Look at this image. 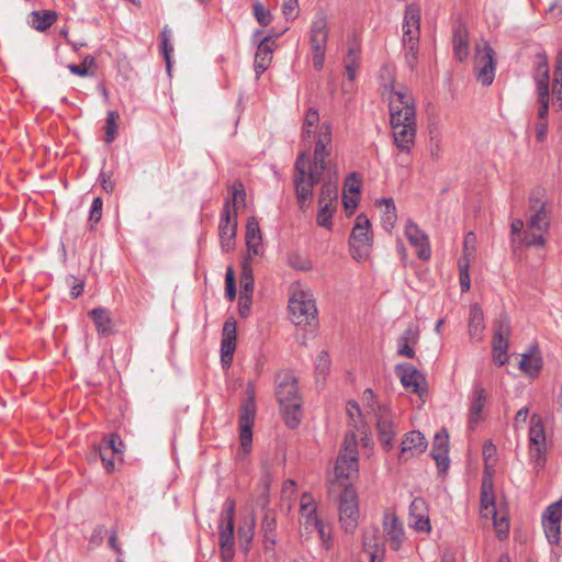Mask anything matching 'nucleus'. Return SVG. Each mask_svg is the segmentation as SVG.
Instances as JSON below:
<instances>
[{
	"label": "nucleus",
	"mask_w": 562,
	"mask_h": 562,
	"mask_svg": "<svg viewBox=\"0 0 562 562\" xmlns=\"http://www.w3.org/2000/svg\"><path fill=\"white\" fill-rule=\"evenodd\" d=\"M246 245L249 254L258 256L263 252L261 232L259 223L255 217H250L247 221Z\"/></svg>",
	"instance_id": "393cba45"
},
{
	"label": "nucleus",
	"mask_w": 562,
	"mask_h": 562,
	"mask_svg": "<svg viewBox=\"0 0 562 562\" xmlns=\"http://www.w3.org/2000/svg\"><path fill=\"white\" fill-rule=\"evenodd\" d=\"M237 231V210L231 205V201H225L218 225L221 247L223 251H231L235 247V237Z\"/></svg>",
	"instance_id": "6e6552de"
},
{
	"label": "nucleus",
	"mask_w": 562,
	"mask_h": 562,
	"mask_svg": "<svg viewBox=\"0 0 562 562\" xmlns=\"http://www.w3.org/2000/svg\"><path fill=\"white\" fill-rule=\"evenodd\" d=\"M546 537L550 543H557L560 539V522L542 520Z\"/></svg>",
	"instance_id": "e2e57ef3"
},
{
	"label": "nucleus",
	"mask_w": 562,
	"mask_h": 562,
	"mask_svg": "<svg viewBox=\"0 0 562 562\" xmlns=\"http://www.w3.org/2000/svg\"><path fill=\"white\" fill-rule=\"evenodd\" d=\"M97 330L102 336H110L113 333L112 318L109 310L104 307H95L89 312Z\"/></svg>",
	"instance_id": "c756f323"
},
{
	"label": "nucleus",
	"mask_w": 562,
	"mask_h": 562,
	"mask_svg": "<svg viewBox=\"0 0 562 562\" xmlns=\"http://www.w3.org/2000/svg\"><path fill=\"white\" fill-rule=\"evenodd\" d=\"M496 453V447L491 440L486 441L483 446V458H484V476L492 477L494 456Z\"/></svg>",
	"instance_id": "3c124183"
},
{
	"label": "nucleus",
	"mask_w": 562,
	"mask_h": 562,
	"mask_svg": "<svg viewBox=\"0 0 562 562\" xmlns=\"http://www.w3.org/2000/svg\"><path fill=\"white\" fill-rule=\"evenodd\" d=\"M339 521L346 532H353L358 527L359 506L356 490L347 485L339 496Z\"/></svg>",
	"instance_id": "423d86ee"
},
{
	"label": "nucleus",
	"mask_w": 562,
	"mask_h": 562,
	"mask_svg": "<svg viewBox=\"0 0 562 562\" xmlns=\"http://www.w3.org/2000/svg\"><path fill=\"white\" fill-rule=\"evenodd\" d=\"M119 114L115 111H109L106 115V132H105V142L108 144L112 143L115 138L117 132L116 120Z\"/></svg>",
	"instance_id": "052dcab7"
},
{
	"label": "nucleus",
	"mask_w": 562,
	"mask_h": 562,
	"mask_svg": "<svg viewBox=\"0 0 562 562\" xmlns=\"http://www.w3.org/2000/svg\"><path fill=\"white\" fill-rule=\"evenodd\" d=\"M528 226L542 234L548 233L550 228V214L544 204H541L535 214L530 216Z\"/></svg>",
	"instance_id": "e433bc0d"
},
{
	"label": "nucleus",
	"mask_w": 562,
	"mask_h": 562,
	"mask_svg": "<svg viewBox=\"0 0 562 562\" xmlns=\"http://www.w3.org/2000/svg\"><path fill=\"white\" fill-rule=\"evenodd\" d=\"M419 333L417 328L408 327L397 339V355L406 358H414L415 350L413 346L417 344Z\"/></svg>",
	"instance_id": "cd10ccee"
},
{
	"label": "nucleus",
	"mask_w": 562,
	"mask_h": 562,
	"mask_svg": "<svg viewBox=\"0 0 562 562\" xmlns=\"http://www.w3.org/2000/svg\"><path fill=\"white\" fill-rule=\"evenodd\" d=\"M475 241L476 237L474 233L470 232L464 236L463 240V260L462 262H467V260L474 256L475 252Z\"/></svg>",
	"instance_id": "0e129e2a"
},
{
	"label": "nucleus",
	"mask_w": 562,
	"mask_h": 562,
	"mask_svg": "<svg viewBox=\"0 0 562 562\" xmlns=\"http://www.w3.org/2000/svg\"><path fill=\"white\" fill-rule=\"evenodd\" d=\"M338 198L337 182L328 180L322 186L321 193L318 196V204H330L336 206Z\"/></svg>",
	"instance_id": "37998d69"
},
{
	"label": "nucleus",
	"mask_w": 562,
	"mask_h": 562,
	"mask_svg": "<svg viewBox=\"0 0 562 562\" xmlns=\"http://www.w3.org/2000/svg\"><path fill=\"white\" fill-rule=\"evenodd\" d=\"M260 529L263 538V547L266 550H273L277 543V514L273 509H266L261 519Z\"/></svg>",
	"instance_id": "5701e85b"
},
{
	"label": "nucleus",
	"mask_w": 562,
	"mask_h": 562,
	"mask_svg": "<svg viewBox=\"0 0 562 562\" xmlns=\"http://www.w3.org/2000/svg\"><path fill=\"white\" fill-rule=\"evenodd\" d=\"M276 396L285 422H300L302 400L297 380L291 372L284 371L277 374Z\"/></svg>",
	"instance_id": "f03ea898"
},
{
	"label": "nucleus",
	"mask_w": 562,
	"mask_h": 562,
	"mask_svg": "<svg viewBox=\"0 0 562 562\" xmlns=\"http://www.w3.org/2000/svg\"><path fill=\"white\" fill-rule=\"evenodd\" d=\"M535 72L536 90L538 95L550 94V70L546 55L539 54Z\"/></svg>",
	"instance_id": "b1692460"
},
{
	"label": "nucleus",
	"mask_w": 562,
	"mask_h": 562,
	"mask_svg": "<svg viewBox=\"0 0 562 562\" xmlns=\"http://www.w3.org/2000/svg\"><path fill=\"white\" fill-rule=\"evenodd\" d=\"M326 168H319L317 165H311L308 159L305 157V181L306 183H311V187L314 188L321 181L322 175L324 173Z\"/></svg>",
	"instance_id": "5fc2aeb1"
},
{
	"label": "nucleus",
	"mask_w": 562,
	"mask_h": 562,
	"mask_svg": "<svg viewBox=\"0 0 562 562\" xmlns=\"http://www.w3.org/2000/svg\"><path fill=\"white\" fill-rule=\"evenodd\" d=\"M508 340L493 338V361L497 366H504L507 361Z\"/></svg>",
	"instance_id": "de8ad7c7"
},
{
	"label": "nucleus",
	"mask_w": 562,
	"mask_h": 562,
	"mask_svg": "<svg viewBox=\"0 0 562 562\" xmlns=\"http://www.w3.org/2000/svg\"><path fill=\"white\" fill-rule=\"evenodd\" d=\"M380 428V441L384 448L391 449L393 445L392 424H376Z\"/></svg>",
	"instance_id": "69168bd1"
},
{
	"label": "nucleus",
	"mask_w": 562,
	"mask_h": 562,
	"mask_svg": "<svg viewBox=\"0 0 562 562\" xmlns=\"http://www.w3.org/2000/svg\"><path fill=\"white\" fill-rule=\"evenodd\" d=\"M240 284H241V291L240 296H245L247 299L250 297L252 290H254V280H252V271L251 268L244 263L243 271L240 276Z\"/></svg>",
	"instance_id": "8fccbe9b"
},
{
	"label": "nucleus",
	"mask_w": 562,
	"mask_h": 562,
	"mask_svg": "<svg viewBox=\"0 0 562 562\" xmlns=\"http://www.w3.org/2000/svg\"><path fill=\"white\" fill-rule=\"evenodd\" d=\"M328 20L324 12L316 13L311 23L310 45L313 57V67L321 70L324 67L325 54L328 42Z\"/></svg>",
	"instance_id": "7ed1b4c3"
},
{
	"label": "nucleus",
	"mask_w": 562,
	"mask_h": 562,
	"mask_svg": "<svg viewBox=\"0 0 562 562\" xmlns=\"http://www.w3.org/2000/svg\"><path fill=\"white\" fill-rule=\"evenodd\" d=\"M288 263L293 269L301 271H308L313 268V262L308 257L296 252L289 255Z\"/></svg>",
	"instance_id": "864d4df0"
},
{
	"label": "nucleus",
	"mask_w": 562,
	"mask_h": 562,
	"mask_svg": "<svg viewBox=\"0 0 562 562\" xmlns=\"http://www.w3.org/2000/svg\"><path fill=\"white\" fill-rule=\"evenodd\" d=\"M390 115L394 144L402 155H409L415 145L417 126L414 98L407 88L392 92Z\"/></svg>",
	"instance_id": "f257e3e1"
},
{
	"label": "nucleus",
	"mask_w": 562,
	"mask_h": 562,
	"mask_svg": "<svg viewBox=\"0 0 562 562\" xmlns=\"http://www.w3.org/2000/svg\"><path fill=\"white\" fill-rule=\"evenodd\" d=\"M430 454L436 461L439 473H446L450 465L449 436L446 429L435 435Z\"/></svg>",
	"instance_id": "f3484780"
},
{
	"label": "nucleus",
	"mask_w": 562,
	"mask_h": 562,
	"mask_svg": "<svg viewBox=\"0 0 562 562\" xmlns=\"http://www.w3.org/2000/svg\"><path fill=\"white\" fill-rule=\"evenodd\" d=\"M484 327L483 312L479 305L474 304L470 308V318L468 325L471 339L480 341L482 339Z\"/></svg>",
	"instance_id": "473e14b6"
},
{
	"label": "nucleus",
	"mask_w": 562,
	"mask_h": 562,
	"mask_svg": "<svg viewBox=\"0 0 562 562\" xmlns=\"http://www.w3.org/2000/svg\"><path fill=\"white\" fill-rule=\"evenodd\" d=\"M254 15L261 26H268L272 21V15L260 2L254 4Z\"/></svg>",
	"instance_id": "680f3d73"
},
{
	"label": "nucleus",
	"mask_w": 562,
	"mask_h": 562,
	"mask_svg": "<svg viewBox=\"0 0 562 562\" xmlns=\"http://www.w3.org/2000/svg\"><path fill=\"white\" fill-rule=\"evenodd\" d=\"M562 501H558L547 507L542 515V520L561 522Z\"/></svg>",
	"instance_id": "bf43d9fd"
},
{
	"label": "nucleus",
	"mask_w": 562,
	"mask_h": 562,
	"mask_svg": "<svg viewBox=\"0 0 562 562\" xmlns=\"http://www.w3.org/2000/svg\"><path fill=\"white\" fill-rule=\"evenodd\" d=\"M236 349V322L228 318L223 326L221 340V361L224 368H229Z\"/></svg>",
	"instance_id": "dca6fc26"
},
{
	"label": "nucleus",
	"mask_w": 562,
	"mask_h": 562,
	"mask_svg": "<svg viewBox=\"0 0 562 562\" xmlns=\"http://www.w3.org/2000/svg\"><path fill=\"white\" fill-rule=\"evenodd\" d=\"M359 471L358 457H351L347 453H339L335 464V474L338 480H348L352 474Z\"/></svg>",
	"instance_id": "a878e982"
},
{
	"label": "nucleus",
	"mask_w": 562,
	"mask_h": 562,
	"mask_svg": "<svg viewBox=\"0 0 562 562\" xmlns=\"http://www.w3.org/2000/svg\"><path fill=\"white\" fill-rule=\"evenodd\" d=\"M404 233L409 244L416 248L418 258L428 260L431 256L428 236L412 220H407Z\"/></svg>",
	"instance_id": "ddd939ff"
},
{
	"label": "nucleus",
	"mask_w": 562,
	"mask_h": 562,
	"mask_svg": "<svg viewBox=\"0 0 562 562\" xmlns=\"http://www.w3.org/2000/svg\"><path fill=\"white\" fill-rule=\"evenodd\" d=\"M295 175L293 178V182L295 186V193L297 203L302 211H305L308 203L313 199V188L311 183H306L305 181V154L302 153L295 162Z\"/></svg>",
	"instance_id": "9d476101"
},
{
	"label": "nucleus",
	"mask_w": 562,
	"mask_h": 562,
	"mask_svg": "<svg viewBox=\"0 0 562 562\" xmlns=\"http://www.w3.org/2000/svg\"><path fill=\"white\" fill-rule=\"evenodd\" d=\"M329 355L327 351H321L315 361V370L318 374H326L329 370Z\"/></svg>",
	"instance_id": "774afa93"
},
{
	"label": "nucleus",
	"mask_w": 562,
	"mask_h": 562,
	"mask_svg": "<svg viewBox=\"0 0 562 562\" xmlns=\"http://www.w3.org/2000/svg\"><path fill=\"white\" fill-rule=\"evenodd\" d=\"M385 539L393 551H398L405 540V530L398 517L393 513H385L383 517Z\"/></svg>",
	"instance_id": "4468645a"
},
{
	"label": "nucleus",
	"mask_w": 562,
	"mask_h": 562,
	"mask_svg": "<svg viewBox=\"0 0 562 562\" xmlns=\"http://www.w3.org/2000/svg\"><path fill=\"white\" fill-rule=\"evenodd\" d=\"M362 546L369 554L371 562H382L385 553L384 543L379 540V529L370 527L364 529Z\"/></svg>",
	"instance_id": "6ab92c4d"
},
{
	"label": "nucleus",
	"mask_w": 562,
	"mask_h": 562,
	"mask_svg": "<svg viewBox=\"0 0 562 562\" xmlns=\"http://www.w3.org/2000/svg\"><path fill=\"white\" fill-rule=\"evenodd\" d=\"M304 528L308 531V532H317L321 541H322V546L326 549V550H329L333 546V538H331V529L329 526L325 525L322 520L318 519V517L312 521H310L308 525H304Z\"/></svg>",
	"instance_id": "c9c22d12"
},
{
	"label": "nucleus",
	"mask_w": 562,
	"mask_h": 562,
	"mask_svg": "<svg viewBox=\"0 0 562 562\" xmlns=\"http://www.w3.org/2000/svg\"><path fill=\"white\" fill-rule=\"evenodd\" d=\"M395 372L400 376L404 387L411 389L414 393L419 392L424 376L414 366L409 363H400L395 367Z\"/></svg>",
	"instance_id": "4be33fe9"
},
{
	"label": "nucleus",
	"mask_w": 562,
	"mask_h": 562,
	"mask_svg": "<svg viewBox=\"0 0 562 562\" xmlns=\"http://www.w3.org/2000/svg\"><path fill=\"white\" fill-rule=\"evenodd\" d=\"M485 400H486L485 390L480 385H475L473 389L471 403H470V409H469L470 422L479 420V418L481 416V412L485 404Z\"/></svg>",
	"instance_id": "ea45409f"
},
{
	"label": "nucleus",
	"mask_w": 562,
	"mask_h": 562,
	"mask_svg": "<svg viewBox=\"0 0 562 562\" xmlns=\"http://www.w3.org/2000/svg\"><path fill=\"white\" fill-rule=\"evenodd\" d=\"M274 49V41L272 40V36L267 35L263 36L261 41H259V44L257 45V52L255 55V71L257 75V78L260 77L261 74L265 72V70L268 69L271 60H272V53Z\"/></svg>",
	"instance_id": "aec40b11"
},
{
	"label": "nucleus",
	"mask_w": 562,
	"mask_h": 562,
	"mask_svg": "<svg viewBox=\"0 0 562 562\" xmlns=\"http://www.w3.org/2000/svg\"><path fill=\"white\" fill-rule=\"evenodd\" d=\"M540 367V359L528 355H522L521 360L519 361V368L521 369V371L529 374L530 376L536 375Z\"/></svg>",
	"instance_id": "603ef678"
},
{
	"label": "nucleus",
	"mask_w": 562,
	"mask_h": 562,
	"mask_svg": "<svg viewBox=\"0 0 562 562\" xmlns=\"http://www.w3.org/2000/svg\"><path fill=\"white\" fill-rule=\"evenodd\" d=\"M552 103L562 108V54H559L553 71Z\"/></svg>",
	"instance_id": "58836bf2"
},
{
	"label": "nucleus",
	"mask_w": 562,
	"mask_h": 562,
	"mask_svg": "<svg viewBox=\"0 0 562 562\" xmlns=\"http://www.w3.org/2000/svg\"><path fill=\"white\" fill-rule=\"evenodd\" d=\"M339 453H347L351 457H358V443L353 431H349L345 435V439Z\"/></svg>",
	"instance_id": "4d7b16f0"
},
{
	"label": "nucleus",
	"mask_w": 562,
	"mask_h": 562,
	"mask_svg": "<svg viewBox=\"0 0 562 562\" xmlns=\"http://www.w3.org/2000/svg\"><path fill=\"white\" fill-rule=\"evenodd\" d=\"M546 243L547 239L542 233H536V229L529 228V226L527 225V229L524 231L521 237L519 238L516 245H525L526 247H543Z\"/></svg>",
	"instance_id": "a18cd8bd"
},
{
	"label": "nucleus",
	"mask_w": 562,
	"mask_h": 562,
	"mask_svg": "<svg viewBox=\"0 0 562 562\" xmlns=\"http://www.w3.org/2000/svg\"><path fill=\"white\" fill-rule=\"evenodd\" d=\"M510 335V323L508 317L505 314H501L495 322L494 337L496 339H506Z\"/></svg>",
	"instance_id": "6e6d98bb"
},
{
	"label": "nucleus",
	"mask_w": 562,
	"mask_h": 562,
	"mask_svg": "<svg viewBox=\"0 0 562 562\" xmlns=\"http://www.w3.org/2000/svg\"><path fill=\"white\" fill-rule=\"evenodd\" d=\"M235 501L227 498L224 503L223 510L221 514L220 524V547L234 546V518H235Z\"/></svg>",
	"instance_id": "9b49d317"
},
{
	"label": "nucleus",
	"mask_w": 562,
	"mask_h": 562,
	"mask_svg": "<svg viewBox=\"0 0 562 562\" xmlns=\"http://www.w3.org/2000/svg\"><path fill=\"white\" fill-rule=\"evenodd\" d=\"M408 525L416 531L430 532L428 506L424 498L415 497L409 505Z\"/></svg>",
	"instance_id": "2eb2a0df"
},
{
	"label": "nucleus",
	"mask_w": 562,
	"mask_h": 562,
	"mask_svg": "<svg viewBox=\"0 0 562 562\" xmlns=\"http://www.w3.org/2000/svg\"><path fill=\"white\" fill-rule=\"evenodd\" d=\"M335 210V205L319 204V210L316 217L317 225L330 231L333 227L331 217Z\"/></svg>",
	"instance_id": "09e8293b"
},
{
	"label": "nucleus",
	"mask_w": 562,
	"mask_h": 562,
	"mask_svg": "<svg viewBox=\"0 0 562 562\" xmlns=\"http://www.w3.org/2000/svg\"><path fill=\"white\" fill-rule=\"evenodd\" d=\"M291 321L296 326L312 325L317 317L315 299L310 291H294L289 300Z\"/></svg>",
	"instance_id": "39448f33"
},
{
	"label": "nucleus",
	"mask_w": 562,
	"mask_h": 562,
	"mask_svg": "<svg viewBox=\"0 0 562 562\" xmlns=\"http://www.w3.org/2000/svg\"><path fill=\"white\" fill-rule=\"evenodd\" d=\"M376 203L379 205L384 206V210H383V213L381 216L382 227L386 232L391 233L392 229L394 228L396 220H397L394 200L392 198H383L381 200H378Z\"/></svg>",
	"instance_id": "72a5a7b5"
},
{
	"label": "nucleus",
	"mask_w": 562,
	"mask_h": 562,
	"mask_svg": "<svg viewBox=\"0 0 562 562\" xmlns=\"http://www.w3.org/2000/svg\"><path fill=\"white\" fill-rule=\"evenodd\" d=\"M123 441L116 434H111L103 438L100 443L99 450L111 452L112 454H122L123 453Z\"/></svg>",
	"instance_id": "49530a36"
},
{
	"label": "nucleus",
	"mask_w": 562,
	"mask_h": 562,
	"mask_svg": "<svg viewBox=\"0 0 562 562\" xmlns=\"http://www.w3.org/2000/svg\"><path fill=\"white\" fill-rule=\"evenodd\" d=\"M240 450L237 452L238 459H245L250 452L252 446V424H240L239 427Z\"/></svg>",
	"instance_id": "a19ab883"
},
{
	"label": "nucleus",
	"mask_w": 562,
	"mask_h": 562,
	"mask_svg": "<svg viewBox=\"0 0 562 562\" xmlns=\"http://www.w3.org/2000/svg\"><path fill=\"white\" fill-rule=\"evenodd\" d=\"M255 385L249 382L246 386V398L240 405L239 422H254L256 418Z\"/></svg>",
	"instance_id": "2f4dec72"
},
{
	"label": "nucleus",
	"mask_w": 562,
	"mask_h": 562,
	"mask_svg": "<svg viewBox=\"0 0 562 562\" xmlns=\"http://www.w3.org/2000/svg\"><path fill=\"white\" fill-rule=\"evenodd\" d=\"M543 426L544 424H531L529 430L530 458L537 471L546 464L547 439Z\"/></svg>",
	"instance_id": "1a4fd4ad"
},
{
	"label": "nucleus",
	"mask_w": 562,
	"mask_h": 562,
	"mask_svg": "<svg viewBox=\"0 0 562 562\" xmlns=\"http://www.w3.org/2000/svg\"><path fill=\"white\" fill-rule=\"evenodd\" d=\"M319 114L318 111L314 108H310L305 114L303 128H302V138L304 142H310L312 135L317 136V131L319 128Z\"/></svg>",
	"instance_id": "f704fd0d"
},
{
	"label": "nucleus",
	"mask_w": 562,
	"mask_h": 562,
	"mask_svg": "<svg viewBox=\"0 0 562 562\" xmlns=\"http://www.w3.org/2000/svg\"><path fill=\"white\" fill-rule=\"evenodd\" d=\"M452 45L454 57L460 61L464 60L469 55L468 31L464 24L454 25Z\"/></svg>",
	"instance_id": "bb28decb"
},
{
	"label": "nucleus",
	"mask_w": 562,
	"mask_h": 562,
	"mask_svg": "<svg viewBox=\"0 0 562 562\" xmlns=\"http://www.w3.org/2000/svg\"><path fill=\"white\" fill-rule=\"evenodd\" d=\"M474 70L476 79L482 86L492 85L495 77L494 50L485 41L476 45Z\"/></svg>",
	"instance_id": "0eeeda50"
},
{
	"label": "nucleus",
	"mask_w": 562,
	"mask_h": 562,
	"mask_svg": "<svg viewBox=\"0 0 562 562\" xmlns=\"http://www.w3.org/2000/svg\"><path fill=\"white\" fill-rule=\"evenodd\" d=\"M301 515L304 519L303 525H308L310 521L317 518L316 506L311 494L303 493L300 502Z\"/></svg>",
	"instance_id": "c03bdc74"
},
{
	"label": "nucleus",
	"mask_w": 562,
	"mask_h": 562,
	"mask_svg": "<svg viewBox=\"0 0 562 562\" xmlns=\"http://www.w3.org/2000/svg\"><path fill=\"white\" fill-rule=\"evenodd\" d=\"M57 20V13L53 10L33 11L29 24L38 32H44Z\"/></svg>",
	"instance_id": "7c9ffc66"
},
{
	"label": "nucleus",
	"mask_w": 562,
	"mask_h": 562,
	"mask_svg": "<svg viewBox=\"0 0 562 562\" xmlns=\"http://www.w3.org/2000/svg\"><path fill=\"white\" fill-rule=\"evenodd\" d=\"M374 417L376 422H390L393 418L390 407L385 404H378L369 417Z\"/></svg>",
	"instance_id": "338daca9"
},
{
	"label": "nucleus",
	"mask_w": 562,
	"mask_h": 562,
	"mask_svg": "<svg viewBox=\"0 0 562 562\" xmlns=\"http://www.w3.org/2000/svg\"><path fill=\"white\" fill-rule=\"evenodd\" d=\"M481 510L485 517L488 515H492V517L496 516L495 499L491 477L483 476L481 491Z\"/></svg>",
	"instance_id": "c85d7f7f"
},
{
	"label": "nucleus",
	"mask_w": 562,
	"mask_h": 562,
	"mask_svg": "<svg viewBox=\"0 0 562 562\" xmlns=\"http://www.w3.org/2000/svg\"><path fill=\"white\" fill-rule=\"evenodd\" d=\"M255 536V517H251L250 522L247 526H240L238 528V540L240 550L244 553H248Z\"/></svg>",
	"instance_id": "79ce46f5"
},
{
	"label": "nucleus",
	"mask_w": 562,
	"mask_h": 562,
	"mask_svg": "<svg viewBox=\"0 0 562 562\" xmlns=\"http://www.w3.org/2000/svg\"><path fill=\"white\" fill-rule=\"evenodd\" d=\"M331 124L327 121L321 123L317 131L313 164L319 168H326V158L331 153Z\"/></svg>",
	"instance_id": "f8f14e48"
},
{
	"label": "nucleus",
	"mask_w": 562,
	"mask_h": 562,
	"mask_svg": "<svg viewBox=\"0 0 562 562\" xmlns=\"http://www.w3.org/2000/svg\"><path fill=\"white\" fill-rule=\"evenodd\" d=\"M419 10L415 5H408L404 15V24H403V43H413L418 41L419 34Z\"/></svg>",
	"instance_id": "412c9836"
},
{
	"label": "nucleus",
	"mask_w": 562,
	"mask_h": 562,
	"mask_svg": "<svg viewBox=\"0 0 562 562\" xmlns=\"http://www.w3.org/2000/svg\"><path fill=\"white\" fill-rule=\"evenodd\" d=\"M95 65V59L91 55H87L81 65L70 64L68 66L69 71L72 75L86 77L88 76V68Z\"/></svg>",
	"instance_id": "13d9d810"
},
{
	"label": "nucleus",
	"mask_w": 562,
	"mask_h": 562,
	"mask_svg": "<svg viewBox=\"0 0 562 562\" xmlns=\"http://www.w3.org/2000/svg\"><path fill=\"white\" fill-rule=\"evenodd\" d=\"M427 448V441L424 435L418 430L409 431L405 435L401 443L400 461L423 453Z\"/></svg>",
	"instance_id": "a211bd4d"
},
{
	"label": "nucleus",
	"mask_w": 562,
	"mask_h": 562,
	"mask_svg": "<svg viewBox=\"0 0 562 562\" xmlns=\"http://www.w3.org/2000/svg\"><path fill=\"white\" fill-rule=\"evenodd\" d=\"M360 46L358 44H353L349 47L345 57V69L350 81H353L357 76V70L360 66Z\"/></svg>",
	"instance_id": "4c0bfd02"
},
{
	"label": "nucleus",
	"mask_w": 562,
	"mask_h": 562,
	"mask_svg": "<svg viewBox=\"0 0 562 562\" xmlns=\"http://www.w3.org/2000/svg\"><path fill=\"white\" fill-rule=\"evenodd\" d=\"M372 239L371 223L367 215L361 213L356 217L349 238L351 256L358 261L366 260L372 247Z\"/></svg>",
	"instance_id": "20e7f679"
}]
</instances>
